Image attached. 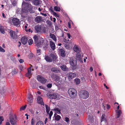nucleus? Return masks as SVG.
<instances>
[{
  "instance_id": "nucleus-52",
  "label": "nucleus",
  "mask_w": 125,
  "mask_h": 125,
  "mask_svg": "<svg viewBox=\"0 0 125 125\" xmlns=\"http://www.w3.org/2000/svg\"><path fill=\"white\" fill-rule=\"evenodd\" d=\"M41 50L40 49H37V53H38V55H40L41 53Z\"/></svg>"
},
{
  "instance_id": "nucleus-23",
  "label": "nucleus",
  "mask_w": 125,
  "mask_h": 125,
  "mask_svg": "<svg viewBox=\"0 0 125 125\" xmlns=\"http://www.w3.org/2000/svg\"><path fill=\"white\" fill-rule=\"evenodd\" d=\"M54 116L55 117V120L57 121L59 120L61 118L60 115H57L56 113H55L54 114Z\"/></svg>"
},
{
  "instance_id": "nucleus-6",
  "label": "nucleus",
  "mask_w": 125,
  "mask_h": 125,
  "mask_svg": "<svg viewBox=\"0 0 125 125\" xmlns=\"http://www.w3.org/2000/svg\"><path fill=\"white\" fill-rule=\"evenodd\" d=\"M37 80L41 82L43 84H45L46 83L47 79L41 76V75H38L37 76Z\"/></svg>"
},
{
  "instance_id": "nucleus-45",
  "label": "nucleus",
  "mask_w": 125,
  "mask_h": 125,
  "mask_svg": "<svg viewBox=\"0 0 125 125\" xmlns=\"http://www.w3.org/2000/svg\"><path fill=\"white\" fill-rule=\"evenodd\" d=\"M49 118L50 120H51V116L53 114V112L52 111H51L49 113Z\"/></svg>"
},
{
  "instance_id": "nucleus-46",
  "label": "nucleus",
  "mask_w": 125,
  "mask_h": 125,
  "mask_svg": "<svg viewBox=\"0 0 125 125\" xmlns=\"http://www.w3.org/2000/svg\"><path fill=\"white\" fill-rule=\"evenodd\" d=\"M4 120L2 116H0V125L1 124L2 121Z\"/></svg>"
},
{
  "instance_id": "nucleus-60",
  "label": "nucleus",
  "mask_w": 125,
  "mask_h": 125,
  "mask_svg": "<svg viewBox=\"0 0 125 125\" xmlns=\"http://www.w3.org/2000/svg\"><path fill=\"white\" fill-rule=\"evenodd\" d=\"M102 107L104 110H105V106L104 104L102 106Z\"/></svg>"
},
{
  "instance_id": "nucleus-25",
  "label": "nucleus",
  "mask_w": 125,
  "mask_h": 125,
  "mask_svg": "<svg viewBox=\"0 0 125 125\" xmlns=\"http://www.w3.org/2000/svg\"><path fill=\"white\" fill-rule=\"evenodd\" d=\"M61 69L63 71H67L68 70L66 65H63L60 67Z\"/></svg>"
},
{
  "instance_id": "nucleus-11",
  "label": "nucleus",
  "mask_w": 125,
  "mask_h": 125,
  "mask_svg": "<svg viewBox=\"0 0 125 125\" xmlns=\"http://www.w3.org/2000/svg\"><path fill=\"white\" fill-rule=\"evenodd\" d=\"M31 67H30L28 69V72L26 74V76L28 77L29 79H30L31 76Z\"/></svg>"
},
{
  "instance_id": "nucleus-54",
  "label": "nucleus",
  "mask_w": 125,
  "mask_h": 125,
  "mask_svg": "<svg viewBox=\"0 0 125 125\" xmlns=\"http://www.w3.org/2000/svg\"><path fill=\"white\" fill-rule=\"evenodd\" d=\"M47 23L48 25L50 26H51L52 25V23L50 21H47Z\"/></svg>"
},
{
  "instance_id": "nucleus-39",
  "label": "nucleus",
  "mask_w": 125,
  "mask_h": 125,
  "mask_svg": "<svg viewBox=\"0 0 125 125\" xmlns=\"http://www.w3.org/2000/svg\"><path fill=\"white\" fill-rule=\"evenodd\" d=\"M64 120L67 123V124L69 123L70 122V120L68 117H65V119Z\"/></svg>"
},
{
  "instance_id": "nucleus-58",
  "label": "nucleus",
  "mask_w": 125,
  "mask_h": 125,
  "mask_svg": "<svg viewBox=\"0 0 125 125\" xmlns=\"http://www.w3.org/2000/svg\"><path fill=\"white\" fill-rule=\"evenodd\" d=\"M55 78H56V80H58L59 79V77L57 75H55Z\"/></svg>"
},
{
  "instance_id": "nucleus-5",
  "label": "nucleus",
  "mask_w": 125,
  "mask_h": 125,
  "mask_svg": "<svg viewBox=\"0 0 125 125\" xmlns=\"http://www.w3.org/2000/svg\"><path fill=\"white\" fill-rule=\"evenodd\" d=\"M76 61V60L74 61V60L72 58H71L70 59V63L72 66L71 68L73 70H74L76 68V66L77 64V61Z\"/></svg>"
},
{
  "instance_id": "nucleus-44",
  "label": "nucleus",
  "mask_w": 125,
  "mask_h": 125,
  "mask_svg": "<svg viewBox=\"0 0 125 125\" xmlns=\"http://www.w3.org/2000/svg\"><path fill=\"white\" fill-rule=\"evenodd\" d=\"M27 107V105H25L24 106H22L20 108V110H24Z\"/></svg>"
},
{
  "instance_id": "nucleus-31",
  "label": "nucleus",
  "mask_w": 125,
  "mask_h": 125,
  "mask_svg": "<svg viewBox=\"0 0 125 125\" xmlns=\"http://www.w3.org/2000/svg\"><path fill=\"white\" fill-rule=\"evenodd\" d=\"M45 107L46 108V112L48 114H49L50 110V108L48 107V105H45Z\"/></svg>"
},
{
  "instance_id": "nucleus-15",
  "label": "nucleus",
  "mask_w": 125,
  "mask_h": 125,
  "mask_svg": "<svg viewBox=\"0 0 125 125\" xmlns=\"http://www.w3.org/2000/svg\"><path fill=\"white\" fill-rule=\"evenodd\" d=\"M28 39L25 37H22L21 39V41L23 44H25L27 42Z\"/></svg>"
},
{
  "instance_id": "nucleus-38",
  "label": "nucleus",
  "mask_w": 125,
  "mask_h": 125,
  "mask_svg": "<svg viewBox=\"0 0 125 125\" xmlns=\"http://www.w3.org/2000/svg\"><path fill=\"white\" fill-rule=\"evenodd\" d=\"M0 31L2 33L4 34L5 33V31L3 29V27L2 26H0Z\"/></svg>"
},
{
  "instance_id": "nucleus-57",
  "label": "nucleus",
  "mask_w": 125,
  "mask_h": 125,
  "mask_svg": "<svg viewBox=\"0 0 125 125\" xmlns=\"http://www.w3.org/2000/svg\"><path fill=\"white\" fill-rule=\"evenodd\" d=\"M24 61V60L22 59H21L19 60V62L20 63H23Z\"/></svg>"
},
{
  "instance_id": "nucleus-30",
  "label": "nucleus",
  "mask_w": 125,
  "mask_h": 125,
  "mask_svg": "<svg viewBox=\"0 0 125 125\" xmlns=\"http://www.w3.org/2000/svg\"><path fill=\"white\" fill-rule=\"evenodd\" d=\"M88 119L90 122H92L93 120V117L92 115H90L88 116Z\"/></svg>"
},
{
  "instance_id": "nucleus-51",
  "label": "nucleus",
  "mask_w": 125,
  "mask_h": 125,
  "mask_svg": "<svg viewBox=\"0 0 125 125\" xmlns=\"http://www.w3.org/2000/svg\"><path fill=\"white\" fill-rule=\"evenodd\" d=\"M0 51L4 52L5 51V50L3 49L1 46H0Z\"/></svg>"
},
{
  "instance_id": "nucleus-34",
  "label": "nucleus",
  "mask_w": 125,
  "mask_h": 125,
  "mask_svg": "<svg viewBox=\"0 0 125 125\" xmlns=\"http://www.w3.org/2000/svg\"><path fill=\"white\" fill-rule=\"evenodd\" d=\"M54 10L56 11H60L61 9L60 7H57V6H55L54 7Z\"/></svg>"
},
{
  "instance_id": "nucleus-26",
  "label": "nucleus",
  "mask_w": 125,
  "mask_h": 125,
  "mask_svg": "<svg viewBox=\"0 0 125 125\" xmlns=\"http://www.w3.org/2000/svg\"><path fill=\"white\" fill-rule=\"evenodd\" d=\"M73 50L77 53L80 52L79 48L77 46L75 45L74 47L73 48Z\"/></svg>"
},
{
  "instance_id": "nucleus-12",
  "label": "nucleus",
  "mask_w": 125,
  "mask_h": 125,
  "mask_svg": "<svg viewBox=\"0 0 125 125\" xmlns=\"http://www.w3.org/2000/svg\"><path fill=\"white\" fill-rule=\"evenodd\" d=\"M10 121L11 124L13 125L15 124L16 123V120L14 119L13 116L10 117Z\"/></svg>"
},
{
  "instance_id": "nucleus-47",
  "label": "nucleus",
  "mask_w": 125,
  "mask_h": 125,
  "mask_svg": "<svg viewBox=\"0 0 125 125\" xmlns=\"http://www.w3.org/2000/svg\"><path fill=\"white\" fill-rule=\"evenodd\" d=\"M52 13L53 15L55 16V17H59V15L56 12H55L54 11Z\"/></svg>"
},
{
  "instance_id": "nucleus-40",
  "label": "nucleus",
  "mask_w": 125,
  "mask_h": 125,
  "mask_svg": "<svg viewBox=\"0 0 125 125\" xmlns=\"http://www.w3.org/2000/svg\"><path fill=\"white\" fill-rule=\"evenodd\" d=\"M33 41L32 39H30L28 41V43L29 45H31L33 43Z\"/></svg>"
},
{
  "instance_id": "nucleus-7",
  "label": "nucleus",
  "mask_w": 125,
  "mask_h": 125,
  "mask_svg": "<svg viewBox=\"0 0 125 125\" xmlns=\"http://www.w3.org/2000/svg\"><path fill=\"white\" fill-rule=\"evenodd\" d=\"M58 50L60 55L62 57H64L66 55V53L65 51L62 49V47H60Z\"/></svg>"
},
{
  "instance_id": "nucleus-36",
  "label": "nucleus",
  "mask_w": 125,
  "mask_h": 125,
  "mask_svg": "<svg viewBox=\"0 0 125 125\" xmlns=\"http://www.w3.org/2000/svg\"><path fill=\"white\" fill-rule=\"evenodd\" d=\"M75 82L76 84H79L80 83V79L78 78H76L75 79Z\"/></svg>"
},
{
  "instance_id": "nucleus-8",
  "label": "nucleus",
  "mask_w": 125,
  "mask_h": 125,
  "mask_svg": "<svg viewBox=\"0 0 125 125\" xmlns=\"http://www.w3.org/2000/svg\"><path fill=\"white\" fill-rule=\"evenodd\" d=\"M10 36L13 39H16L17 37V35L16 32L13 31L11 30L9 32Z\"/></svg>"
},
{
  "instance_id": "nucleus-16",
  "label": "nucleus",
  "mask_w": 125,
  "mask_h": 125,
  "mask_svg": "<svg viewBox=\"0 0 125 125\" xmlns=\"http://www.w3.org/2000/svg\"><path fill=\"white\" fill-rule=\"evenodd\" d=\"M28 101L30 103H31L32 102V95L30 94H28Z\"/></svg>"
},
{
  "instance_id": "nucleus-41",
  "label": "nucleus",
  "mask_w": 125,
  "mask_h": 125,
  "mask_svg": "<svg viewBox=\"0 0 125 125\" xmlns=\"http://www.w3.org/2000/svg\"><path fill=\"white\" fill-rule=\"evenodd\" d=\"M54 110L56 111H57L58 112L57 113L58 114H60L61 113V110L59 109L58 108H55L54 109Z\"/></svg>"
},
{
  "instance_id": "nucleus-27",
  "label": "nucleus",
  "mask_w": 125,
  "mask_h": 125,
  "mask_svg": "<svg viewBox=\"0 0 125 125\" xmlns=\"http://www.w3.org/2000/svg\"><path fill=\"white\" fill-rule=\"evenodd\" d=\"M81 59V56L80 52L77 53L76 56V59L77 60H80Z\"/></svg>"
},
{
  "instance_id": "nucleus-28",
  "label": "nucleus",
  "mask_w": 125,
  "mask_h": 125,
  "mask_svg": "<svg viewBox=\"0 0 125 125\" xmlns=\"http://www.w3.org/2000/svg\"><path fill=\"white\" fill-rule=\"evenodd\" d=\"M50 36L51 38L52 39L53 41L56 42V38L55 35L54 34L51 33L50 34Z\"/></svg>"
},
{
  "instance_id": "nucleus-18",
  "label": "nucleus",
  "mask_w": 125,
  "mask_h": 125,
  "mask_svg": "<svg viewBox=\"0 0 125 125\" xmlns=\"http://www.w3.org/2000/svg\"><path fill=\"white\" fill-rule=\"evenodd\" d=\"M50 47L52 50H54L55 49V46L54 43L52 41H50L49 42Z\"/></svg>"
},
{
  "instance_id": "nucleus-32",
  "label": "nucleus",
  "mask_w": 125,
  "mask_h": 125,
  "mask_svg": "<svg viewBox=\"0 0 125 125\" xmlns=\"http://www.w3.org/2000/svg\"><path fill=\"white\" fill-rule=\"evenodd\" d=\"M33 3L36 5H39L40 4V2L38 0H35L34 1Z\"/></svg>"
},
{
  "instance_id": "nucleus-56",
  "label": "nucleus",
  "mask_w": 125,
  "mask_h": 125,
  "mask_svg": "<svg viewBox=\"0 0 125 125\" xmlns=\"http://www.w3.org/2000/svg\"><path fill=\"white\" fill-rule=\"evenodd\" d=\"M39 87L41 89H44V87H43L42 86H39Z\"/></svg>"
},
{
  "instance_id": "nucleus-62",
  "label": "nucleus",
  "mask_w": 125,
  "mask_h": 125,
  "mask_svg": "<svg viewBox=\"0 0 125 125\" xmlns=\"http://www.w3.org/2000/svg\"><path fill=\"white\" fill-rule=\"evenodd\" d=\"M18 43L19 44L18 45V47H20L21 43L20 42H19Z\"/></svg>"
},
{
  "instance_id": "nucleus-50",
  "label": "nucleus",
  "mask_w": 125,
  "mask_h": 125,
  "mask_svg": "<svg viewBox=\"0 0 125 125\" xmlns=\"http://www.w3.org/2000/svg\"><path fill=\"white\" fill-rule=\"evenodd\" d=\"M49 10L52 13L54 12V11H53V8L52 7H50V8L49 9Z\"/></svg>"
},
{
  "instance_id": "nucleus-24",
  "label": "nucleus",
  "mask_w": 125,
  "mask_h": 125,
  "mask_svg": "<svg viewBox=\"0 0 125 125\" xmlns=\"http://www.w3.org/2000/svg\"><path fill=\"white\" fill-rule=\"evenodd\" d=\"M45 59L46 61L49 62H51L52 61V59L48 56H46L45 57Z\"/></svg>"
},
{
  "instance_id": "nucleus-2",
  "label": "nucleus",
  "mask_w": 125,
  "mask_h": 125,
  "mask_svg": "<svg viewBox=\"0 0 125 125\" xmlns=\"http://www.w3.org/2000/svg\"><path fill=\"white\" fill-rule=\"evenodd\" d=\"M33 39L35 45L38 48L42 47L45 44L44 40L42 39L41 40L38 41V36L37 35H34L33 37Z\"/></svg>"
},
{
  "instance_id": "nucleus-19",
  "label": "nucleus",
  "mask_w": 125,
  "mask_h": 125,
  "mask_svg": "<svg viewBox=\"0 0 125 125\" xmlns=\"http://www.w3.org/2000/svg\"><path fill=\"white\" fill-rule=\"evenodd\" d=\"M38 102V103L41 105H44V103L43 102L42 98L40 96L38 97L37 99Z\"/></svg>"
},
{
  "instance_id": "nucleus-9",
  "label": "nucleus",
  "mask_w": 125,
  "mask_h": 125,
  "mask_svg": "<svg viewBox=\"0 0 125 125\" xmlns=\"http://www.w3.org/2000/svg\"><path fill=\"white\" fill-rule=\"evenodd\" d=\"M12 21L13 24L16 26H18L20 23L19 19L15 18H13Z\"/></svg>"
},
{
  "instance_id": "nucleus-35",
  "label": "nucleus",
  "mask_w": 125,
  "mask_h": 125,
  "mask_svg": "<svg viewBox=\"0 0 125 125\" xmlns=\"http://www.w3.org/2000/svg\"><path fill=\"white\" fill-rule=\"evenodd\" d=\"M121 113L122 112L120 110H119L117 112V118H118L119 117Z\"/></svg>"
},
{
  "instance_id": "nucleus-29",
  "label": "nucleus",
  "mask_w": 125,
  "mask_h": 125,
  "mask_svg": "<svg viewBox=\"0 0 125 125\" xmlns=\"http://www.w3.org/2000/svg\"><path fill=\"white\" fill-rule=\"evenodd\" d=\"M35 29L38 33L41 31V27L40 26H36L35 27Z\"/></svg>"
},
{
  "instance_id": "nucleus-42",
  "label": "nucleus",
  "mask_w": 125,
  "mask_h": 125,
  "mask_svg": "<svg viewBox=\"0 0 125 125\" xmlns=\"http://www.w3.org/2000/svg\"><path fill=\"white\" fill-rule=\"evenodd\" d=\"M19 68L21 72L25 68L24 67H23L22 65H20L19 66Z\"/></svg>"
},
{
  "instance_id": "nucleus-61",
  "label": "nucleus",
  "mask_w": 125,
  "mask_h": 125,
  "mask_svg": "<svg viewBox=\"0 0 125 125\" xmlns=\"http://www.w3.org/2000/svg\"><path fill=\"white\" fill-rule=\"evenodd\" d=\"M107 109H109L110 107V105L109 104H107Z\"/></svg>"
},
{
  "instance_id": "nucleus-53",
  "label": "nucleus",
  "mask_w": 125,
  "mask_h": 125,
  "mask_svg": "<svg viewBox=\"0 0 125 125\" xmlns=\"http://www.w3.org/2000/svg\"><path fill=\"white\" fill-rule=\"evenodd\" d=\"M68 27L70 28H71V22H68Z\"/></svg>"
},
{
  "instance_id": "nucleus-4",
  "label": "nucleus",
  "mask_w": 125,
  "mask_h": 125,
  "mask_svg": "<svg viewBox=\"0 0 125 125\" xmlns=\"http://www.w3.org/2000/svg\"><path fill=\"white\" fill-rule=\"evenodd\" d=\"M68 92L70 97L72 98H74L75 97L77 94L76 90L73 88L69 89Z\"/></svg>"
},
{
  "instance_id": "nucleus-63",
  "label": "nucleus",
  "mask_w": 125,
  "mask_h": 125,
  "mask_svg": "<svg viewBox=\"0 0 125 125\" xmlns=\"http://www.w3.org/2000/svg\"><path fill=\"white\" fill-rule=\"evenodd\" d=\"M2 15L3 17L4 18H6V17L5 16V15L4 14V13H2Z\"/></svg>"
},
{
  "instance_id": "nucleus-55",
  "label": "nucleus",
  "mask_w": 125,
  "mask_h": 125,
  "mask_svg": "<svg viewBox=\"0 0 125 125\" xmlns=\"http://www.w3.org/2000/svg\"><path fill=\"white\" fill-rule=\"evenodd\" d=\"M75 113H76L75 114L76 115V117L77 118H79V113H76V112H75Z\"/></svg>"
},
{
  "instance_id": "nucleus-33",
  "label": "nucleus",
  "mask_w": 125,
  "mask_h": 125,
  "mask_svg": "<svg viewBox=\"0 0 125 125\" xmlns=\"http://www.w3.org/2000/svg\"><path fill=\"white\" fill-rule=\"evenodd\" d=\"M44 46L43 47V48L44 49L46 50L47 49V47L48 45V42H46L45 43V44H44Z\"/></svg>"
},
{
  "instance_id": "nucleus-14",
  "label": "nucleus",
  "mask_w": 125,
  "mask_h": 125,
  "mask_svg": "<svg viewBox=\"0 0 125 125\" xmlns=\"http://www.w3.org/2000/svg\"><path fill=\"white\" fill-rule=\"evenodd\" d=\"M76 74L74 73H70L68 74V78L69 79H71L75 77Z\"/></svg>"
},
{
  "instance_id": "nucleus-1",
  "label": "nucleus",
  "mask_w": 125,
  "mask_h": 125,
  "mask_svg": "<svg viewBox=\"0 0 125 125\" xmlns=\"http://www.w3.org/2000/svg\"><path fill=\"white\" fill-rule=\"evenodd\" d=\"M22 6L24 8H27V10L25 9H24L23 11L24 12L27 13L29 11L30 13L31 14L35 12L33 10V6L31 4H30L23 1L22 3Z\"/></svg>"
},
{
  "instance_id": "nucleus-48",
  "label": "nucleus",
  "mask_w": 125,
  "mask_h": 125,
  "mask_svg": "<svg viewBox=\"0 0 125 125\" xmlns=\"http://www.w3.org/2000/svg\"><path fill=\"white\" fill-rule=\"evenodd\" d=\"M12 72L14 74H16L17 73L18 71H16L15 69H14L13 71H12Z\"/></svg>"
},
{
  "instance_id": "nucleus-59",
  "label": "nucleus",
  "mask_w": 125,
  "mask_h": 125,
  "mask_svg": "<svg viewBox=\"0 0 125 125\" xmlns=\"http://www.w3.org/2000/svg\"><path fill=\"white\" fill-rule=\"evenodd\" d=\"M67 35L68 37V38L69 39H70V37L71 36L70 34L69 33H68L67 34Z\"/></svg>"
},
{
  "instance_id": "nucleus-20",
  "label": "nucleus",
  "mask_w": 125,
  "mask_h": 125,
  "mask_svg": "<svg viewBox=\"0 0 125 125\" xmlns=\"http://www.w3.org/2000/svg\"><path fill=\"white\" fill-rule=\"evenodd\" d=\"M48 97L51 99H55L57 98V96L54 93H52L49 94Z\"/></svg>"
},
{
  "instance_id": "nucleus-37",
  "label": "nucleus",
  "mask_w": 125,
  "mask_h": 125,
  "mask_svg": "<svg viewBox=\"0 0 125 125\" xmlns=\"http://www.w3.org/2000/svg\"><path fill=\"white\" fill-rule=\"evenodd\" d=\"M36 125H44L42 122L39 121L37 123Z\"/></svg>"
},
{
  "instance_id": "nucleus-3",
  "label": "nucleus",
  "mask_w": 125,
  "mask_h": 125,
  "mask_svg": "<svg viewBox=\"0 0 125 125\" xmlns=\"http://www.w3.org/2000/svg\"><path fill=\"white\" fill-rule=\"evenodd\" d=\"M79 94L80 97L83 99H86L88 98L89 96L88 92L85 90H81L79 91Z\"/></svg>"
},
{
  "instance_id": "nucleus-10",
  "label": "nucleus",
  "mask_w": 125,
  "mask_h": 125,
  "mask_svg": "<svg viewBox=\"0 0 125 125\" xmlns=\"http://www.w3.org/2000/svg\"><path fill=\"white\" fill-rule=\"evenodd\" d=\"M30 83L32 87L33 88H36V86H37V84L36 82V81L34 79H33L31 81Z\"/></svg>"
},
{
  "instance_id": "nucleus-21",
  "label": "nucleus",
  "mask_w": 125,
  "mask_h": 125,
  "mask_svg": "<svg viewBox=\"0 0 125 125\" xmlns=\"http://www.w3.org/2000/svg\"><path fill=\"white\" fill-rule=\"evenodd\" d=\"M50 57L52 58V59L53 60H56L57 58V57L56 54L52 53L50 54Z\"/></svg>"
},
{
  "instance_id": "nucleus-17",
  "label": "nucleus",
  "mask_w": 125,
  "mask_h": 125,
  "mask_svg": "<svg viewBox=\"0 0 125 125\" xmlns=\"http://www.w3.org/2000/svg\"><path fill=\"white\" fill-rule=\"evenodd\" d=\"M51 71L55 73H58L60 72V71L59 70V69L57 67H53L51 69Z\"/></svg>"
},
{
  "instance_id": "nucleus-13",
  "label": "nucleus",
  "mask_w": 125,
  "mask_h": 125,
  "mask_svg": "<svg viewBox=\"0 0 125 125\" xmlns=\"http://www.w3.org/2000/svg\"><path fill=\"white\" fill-rule=\"evenodd\" d=\"M35 21L37 23H39L41 22L42 21V17L40 16H37L35 18Z\"/></svg>"
},
{
  "instance_id": "nucleus-64",
  "label": "nucleus",
  "mask_w": 125,
  "mask_h": 125,
  "mask_svg": "<svg viewBox=\"0 0 125 125\" xmlns=\"http://www.w3.org/2000/svg\"><path fill=\"white\" fill-rule=\"evenodd\" d=\"M93 68L92 67H91L90 68V70L91 72H92L93 71Z\"/></svg>"
},
{
  "instance_id": "nucleus-22",
  "label": "nucleus",
  "mask_w": 125,
  "mask_h": 125,
  "mask_svg": "<svg viewBox=\"0 0 125 125\" xmlns=\"http://www.w3.org/2000/svg\"><path fill=\"white\" fill-rule=\"evenodd\" d=\"M101 122L103 121H104L105 123L107 121L106 116H105V114H103L102 115L101 117Z\"/></svg>"
},
{
  "instance_id": "nucleus-49",
  "label": "nucleus",
  "mask_w": 125,
  "mask_h": 125,
  "mask_svg": "<svg viewBox=\"0 0 125 125\" xmlns=\"http://www.w3.org/2000/svg\"><path fill=\"white\" fill-rule=\"evenodd\" d=\"M47 88H51L52 86V84L51 83H48L47 85Z\"/></svg>"
},
{
  "instance_id": "nucleus-43",
  "label": "nucleus",
  "mask_w": 125,
  "mask_h": 125,
  "mask_svg": "<svg viewBox=\"0 0 125 125\" xmlns=\"http://www.w3.org/2000/svg\"><path fill=\"white\" fill-rule=\"evenodd\" d=\"M35 123V120L34 118H32L31 120V124L32 125H34Z\"/></svg>"
}]
</instances>
